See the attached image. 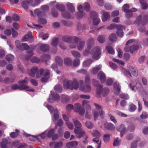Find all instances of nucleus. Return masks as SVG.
Returning a JSON list of instances; mask_svg holds the SVG:
<instances>
[{"label": "nucleus", "mask_w": 148, "mask_h": 148, "mask_svg": "<svg viewBox=\"0 0 148 148\" xmlns=\"http://www.w3.org/2000/svg\"><path fill=\"white\" fill-rule=\"evenodd\" d=\"M87 47L84 52V54L87 55L89 53L92 55L93 58L97 60L100 58L101 54V49L99 47Z\"/></svg>", "instance_id": "1"}, {"label": "nucleus", "mask_w": 148, "mask_h": 148, "mask_svg": "<svg viewBox=\"0 0 148 148\" xmlns=\"http://www.w3.org/2000/svg\"><path fill=\"white\" fill-rule=\"evenodd\" d=\"M136 22L137 24H141L138 28V31L141 32H144L145 30L144 25L148 23V15L145 14L139 16L137 18Z\"/></svg>", "instance_id": "2"}, {"label": "nucleus", "mask_w": 148, "mask_h": 148, "mask_svg": "<svg viewBox=\"0 0 148 148\" xmlns=\"http://www.w3.org/2000/svg\"><path fill=\"white\" fill-rule=\"evenodd\" d=\"M73 121L75 127L74 131L76 134V136L78 138H81L85 135V132L83 131L81 128L82 124L77 119H73Z\"/></svg>", "instance_id": "3"}, {"label": "nucleus", "mask_w": 148, "mask_h": 148, "mask_svg": "<svg viewBox=\"0 0 148 148\" xmlns=\"http://www.w3.org/2000/svg\"><path fill=\"white\" fill-rule=\"evenodd\" d=\"M51 4L52 6H55L59 10L62 11V15L64 18H74V16L72 15V14H69L66 11H64L65 8L64 6L59 4L54 1L51 2Z\"/></svg>", "instance_id": "4"}, {"label": "nucleus", "mask_w": 148, "mask_h": 148, "mask_svg": "<svg viewBox=\"0 0 148 148\" xmlns=\"http://www.w3.org/2000/svg\"><path fill=\"white\" fill-rule=\"evenodd\" d=\"M63 86L65 89L69 88L71 90H76L79 87L78 82L75 79H73L72 81L69 80L64 82Z\"/></svg>", "instance_id": "5"}, {"label": "nucleus", "mask_w": 148, "mask_h": 148, "mask_svg": "<svg viewBox=\"0 0 148 148\" xmlns=\"http://www.w3.org/2000/svg\"><path fill=\"white\" fill-rule=\"evenodd\" d=\"M94 105L96 108V109L94 110L92 113L94 117V119L95 121L97 120L99 114H100L101 116L104 113L103 111L102 110L100 106L98 104L95 103Z\"/></svg>", "instance_id": "6"}, {"label": "nucleus", "mask_w": 148, "mask_h": 148, "mask_svg": "<svg viewBox=\"0 0 148 148\" xmlns=\"http://www.w3.org/2000/svg\"><path fill=\"white\" fill-rule=\"evenodd\" d=\"M48 109L51 114L53 113L54 114L52 117V120L53 121H56L58 118V112L56 108L54 109L52 106L49 105L46 106Z\"/></svg>", "instance_id": "7"}, {"label": "nucleus", "mask_w": 148, "mask_h": 148, "mask_svg": "<svg viewBox=\"0 0 148 148\" xmlns=\"http://www.w3.org/2000/svg\"><path fill=\"white\" fill-rule=\"evenodd\" d=\"M102 86L101 84H99L97 89V94L98 95L101 94L103 97L106 96L109 92L108 89L105 88L101 89Z\"/></svg>", "instance_id": "8"}, {"label": "nucleus", "mask_w": 148, "mask_h": 148, "mask_svg": "<svg viewBox=\"0 0 148 148\" xmlns=\"http://www.w3.org/2000/svg\"><path fill=\"white\" fill-rule=\"evenodd\" d=\"M28 79L27 77H25L24 79L20 80L19 81L18 83L20 86L21 87H22L23 88V90L26 89L28 91H31L32 92H34V90L32 89H28L29 86L26 85V84H27L28 82Z\"/></svg>", "instance_id": "9"}, {"label": "nucleus", "mask_w": 148, "mask_h": 148, "mask_svg": "<svg viewBox=\"0 0 148 148\" xmlns=\"http://www.w3.org/2000/svg\"><path fill=\"white\" fill-rule=\"evenodd\" d=\"M74 111L76 112L79 113L81 115H83L85 113V110L84 108L82 107L80 104L77 103L74 106Z\"/></svg>", "instance_id": "10"}, {"label": "nucleus", "mask_w": 148, "mask_h": 148, "mask_svg": "<svg viewBox=\"0 0 148 148\" xmlns=\"http://www.w3.org/2000/svg\"><path fill=\"white\" fill-rule=\"evenodd\" d=\"M53 92L51 91V94L50 95L49 98L48 99L47 101L50 103H53V101H59L60 100V97L59 95L55 93H52Z\"/></svg>", "instance_id": "11"}, {"label": "nucleus", "mask_w": 148, "mask_h": 148, "mask_svg": "<svg viewBox=\"0 0 148 148\" xmlns=\"http://www.w3.org/2000/svg\"><path fill=\"white\" fill-rule=\"evenodd\" d=\"M39 73H37L36 75V77L38 78H40L42 76H47L49 75V70L46 69H40L39 70Z\"/></svg>", "instance_id": "12"}, {"label": "nucleus", "mask_w": 148, "mask_h": 148, "mask_svg": "<svg viewBox=\"0 0 148 148\" xmlns=\"http://www.w3.org/2000/svg\"><path fill=\"white\" fill-rule=\"evenodd\" d=\"M122 25H116L114 23H112L110 24V25L108 26L107 27V29L109 30H112L116 28L117 29V31L116 34L117 36H120V35L119 34V30H120V29L122 27Z\"/></svg>", "instance_id": "13"}, {"label": "nucleus", "mask_w": 148, "mask_h": 148, "mask_svg": "<svg viewBox=\"0 0 148 148\" xmlns=\"http://www.w3.org/2000/svg\"><path fill=\"white\" fill-rule=\"evenodd\" d=\"M47 132V130H45L43 132L42 134L38 135V136H35L31 135L29 134L24 133V134L27 137H29L30 136H32L33 137L37 139L38 140L40 141V138H41L42 139H44L47 136L46 133Z\"/></svg>", "instance_id": "14"}, {"label": "nucleus", "mask_w": 148, "mask_h": 148, "mask_svg": "<svg viewBox=\"0 0 148 148\" xmlns=\"http://www.w3.org/2000/svg\"><path fill=\"white\" fill-rule=\"evenodd\" d=\"M49 9V7L47 5H42L41 6L40 11L39 9H37L35 10V13L38 16H39L42 14L43 12H45L47 11Z\"/></svg>", "instance_id": "15"}, {"label": "nucleus", "mask_w": 148, "mask_h": 148, "mask_svg": "<svg viewBox=\"0 0 148 148\" xmlns=\"http://www.w3.org/2000/svg\"><path fill=\"white\" fill-rule=\"evenodd\" d=\"M22 40L23 41H28L30 42H32L33 41V39L31 32H29L26 34L22 38Z\"/></svg>", "instance_id": "16"}, {"label": "nucleus", "mask_w": 148, "mask_h": 148, "mask_svg": "<svg viewBox=\"0 0 148 148\" xmlns=\"http://www.w3.org/2000/svg\"><path fill=\"white\" fill-rule=\"evenodd\" d=\"M37 73H39V70H38V68L37 66H34L31 69L29 75L32 77H34L35 74L36 75Z\"/></svg>", "instance_id": "17"}, {"label": "nucleus", "mask_w": 148, "mask_h": 148, "mask_svg": "<svg viewBox=\"0 0 148 148\" xmlns=\"http://www.w3.org/2000/svg\"><path fill=\"white\" fill-rule=\"evenodd\" d=\"M116 130L120 132V135L121 137L123 136V133L126 130V127L124 124H121L116 127Z\"/></svg>", "instance_id": "18"}, {"label": "nucleus", "mask_w": 148, "mask_h": 148, "mask_svg": "<svg viewBox=\"0 0 148 148\" xmlns=\"http://www.w3.org/2000/svg\"><path fill=\"white\" fill-rule=\"evenodd\" d=\"M139 47H124V49L126 52L133 53L138 49Z\"/></svg>", "instance_id": "19"}, {"label": "nucleus", "mask_w": 148, "mask_h": 148, "mask_svg": "<svg viewBox=\"0 0 148 148\" xmlns=\"http://www.w3.org/2000/svg\"><path fill=\"white\" fill-rule=\"evenodd\" d=\"M104 127L105 129L111 131L114 130L115 128V127L113 124L108 122L104 123Z\"/></svg>", "instance_id": "20"}, {"label": "nucleus", "mask_w": 148, "mask_h": 148, "mask_svg": "<svg viewBox=\"0 0 148 148\" xmlns=\"http://www.w3.org/2000/svg\"><path fill=\"white\" fill-rule=\"evenodd\" d=\"M32 1L29 0H23L21 2L22 6L25 9H27L29 4L32 3Z\"/></svg>", "instance_id": "21"}, {"label": "nucleus", "mask_w": 148, "mask_h": 148, "mask_svg": "<svg viewBox=\"0 0 148 148\" xmlns=\"http://www.w3.org/2000/svg\"><path fill=\"white\" fill-rule=\"evenodd\" d=\"M79 90L85 92H88L91 90V88L90 86L87 85L85 86H80L79 88Z\"/></svg>", "instance_id": "22"}, {"label": "nucleus", "mask_w": 148, "mask_h": 148, "mask_svg": "<svg viewBox=\"0 0 148 148\" xmlns=\"http://www.w3.org/2000/svg\"><path fill=\"white\" fill-rule=\"evenodd\" d=\"M97 77L100 79L101 83L104 82L106 80V76L104 73L100 71L98 73Z\"/></svg>", "instance_id": "23"}, {"label": "nucleus", "mask_w": 148, "mask_h": 148, "mask_svg": "<svg viewBox=\"0 0 148 148\" xmlns=\"http://www.w3.org/2000/svg\"><path fill=\"white\" fill-rule=\"evenodd\" d=\"M114 88L115 90V94L116 95H117L120 93L121 86L119 83L117 82H114Z\"/></svg>", "instance_id": "24"}, {"label": "nucleus", "mask_w": 148, "mask_h": 148, "mask_svg": "<svg viewBox=\"0 0 148 148\" xmlns=\"http://www.w3.org/2000/svg\"><path fill=\"white\" fill-rule=\"evenodd\" d=\"M102 68V65L99 64L96 67L93 68L91 70V73L93 74H96L98 71L100 70Z\"/></svg>", "instance_id": "25"}, {"label": "nucleus", "mask_w": 148, "mask_h": 148, "mask_svg": "<svg viewBox=\"0 0 148 148\" xmlns=\"http://www.w3.org/2000/svg\"><path fill=\"white\" fill-rule=\"evenodd\" d=\"M66 6L67 9L70 11L71 13L75 12V8L72 3L68 2L66 4Z\"/></svg>", "instance_id": "26"}, {"label": "nucleus", "mask_w": 148, "mask_h": 148, "mask_svg": "<svg viewBox=\"0 0 148 148\" xmlns=\"http://www.w3.org/2000/svg\"><path fill=\"white\" fill-rule=\"evenodd\" d=\"M110 18V15L108 12L105 11L103 12L102 20L103 22L106 21Z\"/></svg>", "instance_id": "27"}, {"label": "nucleus", "mask_w": 148, "mask_h": 148, "mask_svg": "<svg viewBox=\"0 0 148 148\" xmlns=\"http://www.w3.org/2000/svg\"><path fill=\"white\" fill-rule=\"evenodd\" d=\"M78 144L77 142L76 141H71L66 144V146L69 148H71L72 147L77 146Z\"/></svg>", "instance_id": "28"}, {"label": "nucleus", "mask_w": 148, "mask_h": 148, "mask_svg": "<svg viewBox=\"0 0 148 148\" xmlns=\"http://www.w3.org/2000/svg\"><path fill=\"white\" fill-rule=\"evenodd\" d=\"M85 15V13L84 11H79L76 14V16L78 19H81Z\"/></svg>", "instance_id": "29"}, {"label": "nucleus", "mask_w": 148, "mask_h": 148, "mask_svg": "<svg viewBox=\"0 0 148 148\" xmlns=\"http://www.w3.org/2000/svg\"><path fill=\"white\" fill-rule=\"evenodd\" d=\"M49 47H39L37 51L39 53H41L42 51L46 52L49 51Z\"/></svg>", "instance_id": "30"}, {"label": "nucleus", "mask_w": 148, "mask_h": 148, "mask_svg": "<svg viewBox=\"0 0 148 148\" xmlns=\"http://www.w3.org/2000/svg\"><path fill=\"white\" fill-rule=\"evenodd\" d=\"M147 0H140V2L142 5V8L146 9L148 8V5L147 3Z\"/></svg>", "instance_id": "31"}, {"label": "nucleus", "mask_w": 148, "mask_h": 148, "mask_svg": "<svg viewBox=\"0 0 148 148\" xmlns=\"http://www.w3.org/2000/svg\"><path fill=\"white\" fill-rule=\"evenodd\" d=\"M84 9L86 12H89L90 11V6L88 2H86L84 3Z\"/></svg>", "instance_id": "32"}, {"label": "nucleus", "mask_w": 148, "mask_h": 148, "mask_svg": "<svg viewBox=\"0 0 148 148\" xmlns=\"http://www.w3.org/2000/svg\"><path fill=\"white\" fill-rule=\"evenodd\" d=\"M8 143V140L6 138H3L2 139L1 143V146L3 148H5Z\"/></svg>", "instance_id": "33"}, {"label": "nucleus", "mask_w": 148, "mask_h": 148, "mask_svg": "<svg viewBox=\"0 0 148 148\" xmlns=\"http://www.w3.org/2000/svg\"><path fill=\"white\" fill-rule=\"evenodd\" d=\"M130 70L132 74L134 76L137 77L138 75V72L136 70L135 68L132 67H130Z\"/></svg>", "instance_id": "34"}, {"label": "nucleus", "mask_w": 148, "mask_h": 148, "mask_svg": "<svg viewBox=\"0 0 148 148\" xmlns=\"http://www.w3.org/2000/svg\"><path fill=\"white\" fill-rule=\"evenodd\" d=\"M116 36L114 33H112L109 36V39L112 42L116 40Z\"/></svg>", "instance_id": "35"}, {"label": "nucleus", "mask_w": 148, "mask_h": 148, "mask_svg": "<svg viewBox=\"0 0 148 148\" xmlns=\"http://www.w3.org/2000/svg\"><path fill=\"white\" fill-rule=\"evenodd\" d=\"M5 59L8 61L13 60L14 58V56L11 54H8L5 56Z\"/></svg>", "instance_id": "36"}, {"label": "nucleus", "mask_w": 148, "mask_h": 148, "mask_svg": "<svg viewBox=\"0 0 148 148\" xmlns=\"http://www.w3.org/2000/svg\"><path fill=\"white\" fill-rule=\"evenodd\" d=\"M11 88L14 90H16L18 89L20 90H23V88L21 87L20 86H18L17 84H14L12 85L11 86Z\"/></svg>", "instance_id": "37"}, {"label": "nucleus", "mask_w": 148, "mask_h": 148, "mask_svg": "<svg viewBox=\"0 0 148 148\" xmlns=\"http://www.w3.org/2000/svg\"><path fill=\"white\" fill-rule=\"evenodd\" d=\"M42 58V60L45 61L47 64V62L50 59V56L48 54H44L43 55Z\"/></svg>", "instance_id": "38"}, {"label": "nucleus", "mask_w": 148, "mask_h": 148, "mask_svg": "<svg viewBox=\"0 0 148 148\" xmlns=\"http://www.w3.org/2000/svg\"><path fill=\"white\" fill-rule=\"evenodd\" d=\"M93 60L92 59H88L85 60L83 63V66L84 67L87 66H89L92 62Z\"/></svg>", "instance_id": "39"}, {"label": "nucleus", "mask_w": 148, "mask_h": 148, "mask_svg": "<svg viewBox=\"0 0 148 148\" xmlns=\"http://www.w3.org/2000/svg\"><path fill=\"white\" fill-rule=\"evenodd\" d=\"M55 59L56 63L58 65L60 66L62 65L63 63V61L61 58L59 57L56 56V57Z\"/></svg>", "instance_id": "40"}, {"label": "nucleus", "mask_w": 148, "mask_h": 148, "mask_svg": "<svg viewBox=\"0 0 148 148\" xmlns=\"http://www.w3.org/2000/svg\"><path fill=\"white\" fill-rule=\"evenodd\" d=\"M15 44L16 46H29V45L25 43L21 44L20 41L18 40L15 41Z\"/></svg>", "instance_id": "41"}, {"label": "nucleus", "mask_w": 148, "mask_h": 148, "mask_svg": "<svg viewBox=\"0 0 148 148\" xmlns=\"http://www.w3.org/2000/svg\"><path fill=\"white\" fill-rule=\"evenodd\" d=\"M54 89L55 90L59 92H61L62 90V86L61 85L58 84L55 86L54 87Z\"/></svg>", "instance_id": "42"}, {"label": "nucleus", "mask_w": 148, "mask_h": 148, "mask_svg": "<svg viewBox=\"0 0 148 148\" xmlns=\"http://www.w3.org/2000/svg\"><path fill=\"white\" fill-rule=\"evenodd\" d=\"M58 39L56 38H54L53 39L51 42V45L56 46L58 45Z\"/></svg>", "instance_id": "43"}, {"label": "nucleus", "mask_w": 148, "mask_h": 148, "mask_svg": "<svg viewBox=\"0 0 148 148\" xmlns=\"http://www.w3.org/2000/svg\"><path fill=\"white\" fill-rule=\"evenodd\" d=\"M30 61L34 63H38L41 61V60L36 57H33L30 59Z\"/></svg>", "instance_id": "44"}, {"label": "nucleus", "mask_w": 148, "mask_h": 148, "mask_svg": "<svg viewBox=\"0 0 148 148\" xmlns=\"http://www.w3.org/2000/svg\"><path fill=\"white\" fill-rule=\"evenodd\" d=\"M63 145V143L61 141L56 142L54 144V148H61Z\"/></svg>", "instance_id": "45"}, {"label": "nucleus", "mask_w": 148, "mask_h": 148, "mask_svg": "<svg viewBox=\"0 0 148 148\" xmlns=\"http://www.w3.org/2000/svg\"><path fill=\"white\" fill-rule=\"evenodd\" d=\"M64 63L67 65H69L71 64L72 61L69 58H66L64 59Z\"/></svg>", "instance_id": "46"}, {"label": "nucleus", "mask_w": 148, "mask_h": 148, "mask_svg": "<svg viewBox=\"0 0 148 148\" xmlns=\"http://www.w3.org/2000/svg\"><path fill=\"white\" fill-rule=\"evenodd\" d=\"M97 40L99 42L103 43L105 41V38L104 36L101 35H99L98 36Z\"/></svg>", "instance_id": "47"}, {"label": "nucleus", "mask_w": 148, "mask_h": 148, "mask_svg": "<svg viewBox=\"0 0 148 148\" xmlns=\"http://www.w3.org/2000/svg\"><path fill=\"white\" fill-rule=\"evenodd\" d=\"M106 49L108 51V53L112 55L114 54V51L112 47H106Z\"/></svg>", "instance_id": "48"}, {"label": "nucleus", "mask_w": 148, "mask_h": 148, "mask_svg": "<svg viewBox=\"0 0 148 148\" xmlns=\"http://www.w3.org/2000/svg\"><path fill=\"white\" fill-rule=\"evenodd\" d=\"M129 8L130 6L129 4H125L122 7V10L124 12L126 13L129 10Z\"/></svg>", "instance_id": "49"}, {"label": "nucleus", "mask_w": 148, "mask_h": 148, "mask_svg": "<svg viewBox=\"0 0 148 148\" xmlns=\"http://www.w3.org/2000/svg\"><path fill=\"white\" fill-rule=\"evenodd\" d=\"M61 99V101L64 102H66L70 99L69 97L64 95L62 96Z\"/></svg>", "instance_id": "50"}, {"label": "nucleus", "mask_w": 148, "mask_h": 148, "mask_svg": "<svg viewBox=\"0 0 148 148\" xmlns=\"http://www.w3.org/2000/svg\"><path fill=\"white\" fill-rule=\"evenodd\" d=\"M85 125L88 129H92L94 126V125L90 122L87 121L85 123Z\"/></svg>", "instance_id": "51"}, {"label": "nucleus", "mask_w": 148, "mask_h": 148, "mask_svg": "<svg viewBox=\"0 0 148 148\" xmlns=\"http://www.w3.org/2000/svg\"><path fill=\"white\" fill-rule=\"evenodd\" d=\"M17 67L19 71H20L22 73H24L25 72L20 62H18L17 64Z\"/></svg>", "instance_id": "52"}, {"label": "nucleus", "mask_w": 148, "mask_h": 148, "mask_svg": "<svg viewBox=\"0 0 148 148\" xmlns=\"http://www.w3.org/2000/svg\"><path fill=\"white\" fill-rule=\"evenodd\" d=\"M40 36L42 37L43 39H47L49 36V34L47 33H45L43 32H41L40 34Z\"/></svg>", "instance_id": "53"}, {"label": "nucleus", "mask_w": 148, "mask_h": 148, "mask_svg": "<svg viewBox=\"0 0 148 148\" xmlns=\"http://www.w3.org/2000/svg\"><path fill=\"white\" fill-rule=\"evenodd\" d=\"M92 135L94 137H100V133L97 130H94L93 131Z\"/></svg>", "instance_id": "54"}, {"label": "nucleus", "mask_w": 148, "mask_h": 148, "mask_svg": "<svg viewBox=\"0 0 148 148\" xmlns=\"http://www.w3.org/2000/svg\"><path fill=\"white\" fill-rule=\"evenodd\" d=\"M136 109V106L133 103H131L130 105L129 110L132 112L134 111Z\"/></svg>", "instance_id": "55"}, {"label": "nucleus", "mask_w": 148, "mask_h": 148, "mask_svg": "<svg viewBox=\"0 0 148 148\" xmlns=\"http://www.w3.org/2000/svg\"><path fill=\"white\" fill-rule=\"evenodd\" d=\"M135 125L132 123H130L128 126V130L131 132L133 131L135 129Z\"/></svg>", "instance_id": "56"}, {"label": "nucleus", "mask_w": 148, "mask_h": 148, "mask_svg": "<svg viewBox=\"0 0 148 148\" xmlns=\"http://www.w3.org/2000/svg\"><path fill=\"white\" fill-rule=\"evenodd\" d=\"M43 77L41 79V81L43 82H47V80L49 79V75L47 76H42Z\"/></svg>", "instance_id": "57"}, {"label": "nucleus", "mask_w": 148, "mask_h": 148, "mask_svg": "<svg viewBox=\"0 0 148 148\" xmlns=\"http://www.w3.org/2000/svg\"><path fill=\"white\" fill-rule=\"evenodd\" d=\"M119 97L121 99H128L129 98V96L125 94H121L119 95Z\"/></svg>", "instance_id": "58"}, {"label": "nucleus", "mask_w": 148, "mask_h": 148, "mask_svg": "<svg viewBox=\"0 0 148 148\" xmlns=\"http://www.w3.org/2000/svg\"><path fill=\"white\" fill-rule=\"evenodd\" d=\"M55 131L53 129L50 130L48 132L47 136L48 138H51L54 134Z\"/></svg>", "instance_id": "59"}, {"label": "nucleus", "mask_w": 148, "mask_h": 148, "mask_svg": "<svg viewBox=\"0 0 148 148\" xmlns=\"http://www.w3.org/2000/svg\"><path fill=\"white\" fill-rule=\"evenodd\" d=\"M115 113L117 115L122 117H126L127 116V115L126 114H125L117 110L115 111Z\"/></svg>", "instance_id": "60"}, {"label": "nucleus", "mask_w": 148, "mask_h": 148, "mask_svg": "<svg viewBox=\"0 0 148 148\" xmlns=\"http://www.w3.org/2000/svg\"><path fill=\"white\" fill-rule=\"evenodd\" d=\"M104 7L107 10H111L112 8V6L109 3H106L105 4Z\"/></svg>", "instance_id": "61"}, {"label": "nucleus", "mask_w": 148, "mask_h": 148, "mask_svg": "<svg viewBox=\"0 0 148 148\" xmlns=\"http://www.w3.org/2000/svg\"><path fill=\"white\" fill-rule=\"evenodd\" d=\"M73 108L74 107L73 105L71 104H69L66 107V111L67 112H69L72 110Z\"/></svg>", "instance_id": "62"}, {"label": "nucleus", "mask_w": 148, "mask_h": 148, "mask_svg": "<svg viewBox=\"0 0 148 148\" xmlns=\"http://www.w3.org/2000/svg\"><path fill=\"white\" fill-rule=\"evenodd\" d=\"M12 20L15 21H18L19 19V16L16 14H14L12 16Z\"/></svg>", "instance_id": "63"}, {"label": "nucleus", "mask_w": 148, "mask_h": 148, "mask_svg": "<svg viewBox=\"0 0 148 148\" xmlns=\"http://www.w3.org/2000/svg\"><path fill=\"white\" fill-rule=\"evenodd\" d=\"M80 64V60L77 58L75 59L73 61V65L75 66H78Z\"/></svg>", "instance_id": "64"}]
</instances>
